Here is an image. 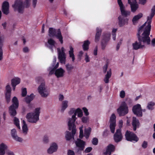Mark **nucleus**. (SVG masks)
Listing matches in <instances>:
<instances>
[{
  "label": "nucleus",
  "mask_w": 155,
  "mask_h": 155,
  "mask_svg": "<svg viewBox=\"0 0 155 155\" xmlns=\"http://www.w3.org/2000/svg\"><path fill=\"white\" fill-rule=\"evenodd\" d=\"M155 15V5H154L151 9V13L150 16L147 17V25L145 28V30L142 33L141 35H140L142 32L143 29V26H140L138 29L137 33V38L142 39L143 42H147L148 44L150 41V38L149 37L150 35L151 29V24L152 19Z\"/></svg>",
  "instance_id": "nucleus-1"
},
{
  "label": "nucleus",
  "mask_w": 155,
  "mask_h": 155,
  "mask_svg": "<svg viewBox=\"0 0 155 155\" xmlns=\"http://www.w3.org/2000/svg\"><path fill=\"white\" fill-rule=\"evenodd\" d=\"M68 114L70 115L74 114L71 118H68V130H72L73 134L74 135L76 133V126L74 124V122L77 119V117H76V110L74 108H71L68 112Z\"/></svg>",
  "instance_id": "nucleus-2"
},
{
  "label": "nucleus",
  "mask_w": 155,
  "mask_h": 155,
  "mask_svg": "<svg viewBox=\"0 0 155 155\" xmlns=\"http://www.w3.org/2000/svg\"><path fill=\"white\" fill-rule=\"evenodd\" d=\"M40 113V108L38 107L35 108L34 112L28 113L26 116L28 121L32 123H36L39 120Z\"/></svg>",
  "instance_id": "nucleus-3"
},
{
  "label": "nucleus",
  "mask_w": 155,
  "mask_h": 155,
  "mask_svg": "<svg viewBox=\"0 0 155 155\" xmlns=\"http://www.w3.org/2000/svg\"><path fill=\"white\" fill-rule=\"evenodd\" d=\"M57 33L56 30L52 28H50L49 29V36L51 37L56 36L61 44L63 43V37L60 29L57 30Z\"/></svg>",
  "instance_id": "nucleus-4"
},
{
  "label": "nucleus",
  "mask_w": 155,
  "mask_h": 155,
  "mask_svg": "<svg viewBox=\"0 0 155 155\" xmlns=\"http://www.w3.org/2000/svg\"><path fill=\"white\" fill-rule=\"evenodd\" d=\"M38 90L39 93L43 97H46L49 94V91L45 85L44 82H43L41 83L38 87Z\"/></svg>",
  "instance_id": "nucleus-5"
},
{
  "label": "nucleus",
  "mask_w": 155,
  "mask_h": 155,
  "mask_svg": "<svg viewBox=\"0 0 155 155\" xmlns=\"http://www.w3.org/2000/svg\"><path fill=\"white\" fill-rule=\"evenodd\" d=\"M117 111L120 116H124L128 113V107L125 102H123L122 103Z\"/></svg>",
  "instance_id": "nucleus-6"
},
{
  "label": "nucleus",
  "mask_w": 155,
  "mask_h": 155,
  "mask_svg": "<svg viewBox=\"0 0 155 155\" xmlns=\"http://www.w3.org/2000/svg\"><path fill=\"white\" fill-rule=\"evenodd\" d=\"M138 41H136L135 43H133L132 46L133 49L135 50H137L138 49H142L145 48L144 44H146L147 45H150V41L149 42V44L147 42H143L142 39L138 38Z\"/></svg>",
  "instance_id": "nucleus-7"
},
{
  "label": "nucleus",
  "mask_w": 155,
  "mask_h": 155,
  "mask_svg": "<svg viewBox=\"0 0 155 155\" xmlns=\"http://www.w3.org/2000/svg\"><path fill=\"white\" fill-rule=\"evenodd\" d=\"M14 11H17L20 13H23L24 6L23 2L21 0H16L14 4L12 5Z\"/></svg>",
  "instance_id": "nucleus-8"
},
{
  "label": "nucleus",
  "mask_w": 155,
  "mask_h": 155,
  "mask_svg": "<svg viewBox=\"0 0 155 155\" xmlns=\"http://www.w3.org/2000/svg\"><path fill=\"white\" fill-rule=\"evenodd\" d=\"M12 101L13 104L9 108V112L11 115L14 116L16 114L15 109L18 107V103L17 98L15 97L12 99Z\"/></svg>",
  "instance_id": "nucleus-9"
},
{
  "label": "nucleus",
  "mask_w": 155,
  "mask_h": 155,
  "mask_svg": "<svg viewBox=\"0 0 155 155\" xmlns=\"http://www.w3.org/2000/svg\"><path fill=\"white\" fill-rule=\"evenodd\" d=\"M125 137L127 140L131 142H136L139 140L138 138L135 134L128 130L125 133Z\"/></svg>",
  "instance_id": "nucleus-10"
},
{
  "label": "nucleus",
  "mask_w": 155,
  "mask_h": 155,
  "mask_svg": "<svg viewBox=\"0 0 155 155\" xmlns=\"http://www.w3.org/2000/svg\"><path fill=\"white\" fill-rule=\"evenodd\" d=\"M111 34L110 33L105 32L103 34V41L101 43V48L104 50L107 45V43L108 42L110 38Z\"/></svg>",
  "instance_id": "nucleus-11"
},
{
  "label": "nucleus",
  "mask_w": 155,
  "mask_h": 155,
  "mask_svg": "<svg viewBox=\"0 0 155 155\" xmlns=\"http://www.w3.org/2000/svg\"><path fill=\"white\" fill-rule=\"evenodd\" d=\"M132 111L134 114L138 117H141L142 116L141 107L140 105L139 104H137L133 107Z\"/></svg>",
  "instance_id": "nucleus-12"
},
{
  "label": "nucleus",
  "mask_w": 155,
  "mask_h": 155,
  "mask_svg": "<svg viewBox=\"0 0 155 155\" xmlns=\"http://www.w3.org/2000/svg\"><path fill=\"white\" fill-rule=\"evenodd\" d=\"M116 117L114 114H112L110 119V127L111 132L114 133V132L115 127L116 126Z\"/></svg>",
  "instance_id": "nucleus-13"
},
{
  "label": "nucleus",
  "mask_w": 155,
  "mask_h": 155,
  "mask_svg": "<svg viewBox=\"0 0 155 155\" xmlns=\"http://www.w3.org/2000/svg\"><path fill=\"white\" fill-rule=\"evenodd\" d=\"M123 138V136L121 133L120 129L117 130L114 136V140L117 143L120 141Z\"/></svg>",
  "instance_id": "nucleus-14"
},
{
  "label": "nucleus",
  "mask_w": 155,
  "mask_h": 155,
  "mask_svg": "<svg viewBox=\"0 0 155 155\" xmlns=\"http://www.w3.org/2000/svg\"><path fill=\"white\" fill-rule=\"evenodd\" d=\"M58 146L56 143H52L50 147L47 150V152L49 154H51L57 151Z\"/></svg>",
  "instance_id": "nucleus-15"
},
{
  "label": "nucleus",
  "mask_w": 155,
  "mask_h": 155,
  "mask_svg": "<svg viewBox=\"0 0 155 155\" xmlns=\"http://www.w3.org/2000/svg\"><path fill=\"white\" fill-rule=\"evenodd\" d=\"M118 25L120 27L123 26L126 23L127 24L128 19L125 18L122 16L120 15L118 17Z\"/></svg>",
  "instance_id": "nucleus-16"
},
{
  "label": "nucleus",
  "mask_w": 155,
  "mask_h": 155,
  "mask_svg": "<svg viewBox=\"0 0 155 155\" xmlns=\"http://www.w3.org/2000/svg\"><path fill=\"white\" fill-rule=\"evenodd\" d=\"M11 135L13 138L16 141L19 142H21L22 141V139L17 136V131L15 129H13L11 130Z\"/></svg>",
  "instance_id": "nucleus-17"
},
{
  "label": "nucleus",
  "mask_w": 155,
  "mask_h": 155,
  "mask_svg": "<svg viewBox=\"0 0 155 155\" xmlns=\"http://www.w3.org/2000/svg\"><path fill=\"white\" fill-rule=\"evenodd\" d=\"M77 146L79 148L78 151L82 150L84 148L85 142L81 140L78 139L75 142Z\"/></svg>",
  "instance_id": "nucleus-18"
},
{
  "label": "nucleus",
  "mask_w": 155,
  "mask_h": 155,
  "mask_svg": "<svg viewBox=\"0 0 155 155\" xmlns=\"http://www.w3.org/2000/svg\"><path fill=\"white\" fill-rule=\"evenodd\" d=\"M64 50V48L63 47L61 48V50L59 48H57L58 53V58H66Z\"/></svg>",
  "instance_id": "nucleus-19"
},
{
  "label": "nucleus",
  "mask_w": 155,
  "mask_h": 155,
  "mask_svg": "<svg viewBox=\"0 0 155 155\" xmlns=\"http://www.w3.org/2000/svg\"><path fill=\"white\" fill-rule=\"evenodd\" d=\"M111 70L110 68L108 70L104 79V81L105 83H108L109 82V79L111 77Z\"/></svg>",
  "instance_id": "nucleus-20"
},
{
  "label": "nucleus",
  "mask_w": 155,
  "mask_h": 155,
  "mask_svg": "<svg viewBox=\"0 0 155 155\" xmlns=\"http://www.w3.org/2000/svg\"><path fill=\"white\" fill-rule=\"evenodd\" d=\"M132 125L134 127L133 129L134 131H135L137 128L139 127L140 123L139 120L135 117H133V120L132 122Z\"/></svg>",
  "instance_id": "nucleus-21"
},
{
  "label": "nucleus",
  "mask_w": 155,
  "mask_h": 155,
  "mask_svg": "<svg viewBox=\"0 0 155 155\" xmlns=\"http://www.w3.org/2000/svg\"><path fill=\"white\" fill-rule=\"evenodd\" d=\"M143 16V14L141 13H140L137 15L134 16L132 19V22L134 25H135L138 22L139 19Z\"/></svg>",
  "instance_id": "nucleus-22"
},
{
  "label": "nucleus",
  "mask_w": 155,
  "mask_h": 155,
  "mask_svg": "<svg viewBox=\"0 0 155 155\" xmlns=\"http://www.w3.org/2000/svg\"><path fill=\"white\" fill-rule=\"evenodd\" d=\"M121 14L124 17H127L129 16L131 13L129 11L125 10V7L124 6L123 7L120 8Z\"/></svg>",
  "instance_id": "nucleus-23"
},
{
  "label": "nucleus",
  "mask_w": 155,
  "mask_h": 155,
  "mask_svg": "<svg viewBox=\"0 0 155 155\" xmlns=\"http://www.w3.org/2000/svg\"><path fill=\"white\" fill-rule=\"evenodd\" d=\"M64 72V70L61 68H60L55 71L54 74L57 78H59L63 76Z\"/></svg>",
  "instance_id": "nucleus-24"
},
{
  "label": "nucleus",
  "mask_w": 155,
  "mask_h": 155,
  "mask_svg": "<svg viewBox=\"0 0 155 155\" xmlns=\"http://www.w3.org/2000/svg\"><path fill=\"white\" fill-rule=\"evenodd\" d=\"M114 149L115 147L114 145L111 144H109L107 146L106 151L104 153V154L110 155L111 152L114 151Z\"/></svg>",
  "instance_id": "nucleus-25"
},
{
  "label": "nucleus",
  "mask_w": 155,
  "mask_h": 155,
  "mask_svg": "<svg viewBox=\"0 0 155 155\" xmlns=\"http://www.w3.org/2000/svg\"><path fill=\"white\" fill-rule=\"evenodd\" d=\"M8 148V146L5 143H2L0 145V155H4L5 153V150Z\"/></svg>",
  "instance_id": "nucleus-26"
},
{
  "label": "nucleus",
  "mask_w": 155,
  "mask_h": 155,
  "mask_svg": "<svg viewBox=\"0 0 155 155\" xmlns=\"http://www.w3.org/2000/svg\"><path fill=\"white\" fill-rule=\"evenodd\" d=\"M23 125L22 126V132L23 134L25 135H26L28 131V129L27 124L25 121L23 120H22Z\"/></svg>",
  "instance_id": "nucleus-27"
},
{
  "label": "nucleus",
  "mask_w": 155,
  "mask_h": 155,
  "mask_svg": "<svg viewBox=\"0 0 155 155\" xmlns=\"http://www.w3.org/2000/svg\"><path fill=\"white\" fill-rule=\"evenodd\" d=\"M101 32L102 30L101 28H96V33L95 37V42H97L99 40Z\"/></svg>",
  "instance_id": "nucleus-28"
},
{
  "label": "nucleus",
  "mask_w": 155,
  "mask_h": 155,
  "mask_svg": "<svg viewBox=\"0 0 155 155\" xmlns=\"http://www.w3.org/2000/svg\"><path fill=\"white\" fill-rule=\"evenodd\" d=\"M90 44V41L88 40L85 41L82 45V48L84 51H87L89 48V45Z\"/></svg>",
  "instance_id": "nucleus-29"
},
{
  "label": "nucleus",
  "mask_w": 155,
  "mask_h": 155,
  "mask_svg": "<svg viewBox=\"0 0 155 155\" xmlns=\"http://www.w3.org/2000/svg\"><path fill=\"white\" fill-rule=\"evenodd\" d=\"M72 131V130H71ZM66 135L65 136V137L67 140H70L72 138L73 139H74V135L75 134V133L74 134H73L72 132V135L71 133V132L67 131L66 133Z\"/></svg>",
  "instance_id": "nucleus-30"
},
{
  "label": "nucleus",
  "mask_w": 155,
  "mask_h": 155,
  "mask_svg": "<svg viewBox=\"0 0 155 155\" xmlns=\"http://www.w3.org/2000/svg\"><path fill=\"white\" fill-rule=\"evenodd\" d=\"M139 7L138 5L136 2L133 3V4L131 5L130 8L131 11L133 12H135Z\"/></svg>",
  "instance_id": "nucleus-31"
},
{
  "label": "nucleus",
  "mask_w": 155,
  "mask_h": 155,
  "mask_svg": "<svg viewBox=\"0 0 155 155\" xmlns=\"http://www.w3.org/2000/svg\"><path fill=\"white\" fill-rule=\"evenodd\" d=\"M20 80L19 78H15L12 80L11 84L13 87H15L20 83Z\"/></svg>",
  "instance_id": "nucleus-32"
},
{
  "label": "nucleus",
  "mask_w": 155,
  "mask_h": 155,
  "mask_svg": "<svg viewBox=\"0 0 155 155\" xmlns=\"http://www.w3.org/2000/svg\"><path fill=\"white\" fill-rule=\"evenodd\" d=\"M68 101H63L62 103L61 108V111L63 112L65 109L68 107Z\"/></svg>",
  "instance_id": "nucleus-33"
},
{
  "label": "nucleus",
  "mask_w": 155,
  "mask_h": 155,
  "mask_svg": "<svg viewBox=\"0 0 155 155\" xmlns=\"http://www.w3.org/2000/svg\"><path fill=\"white\" fill-rule=\"evenodd\" d=\"M91 131V129L90 127L85 128L84 130V136L87 139L88 138L90 134Z\"/></svg>",
  "instance_id": "nucleus-34"
},
{
  "label": "nucleus",
  "mask_w": 155,
  "mask_h": 155,
  "mask_svg": "<svg viewBox=\"0 0 155 155\" xmlns=\"http://www.w3.org/2000/svg\"><path fill=\"white\" fill-rule=\"evenodd\" d=\"M70 50L68 51L69 57L71 58H75L74 48L71 46H69Z\"/></svg>",
  "instance_id": "nucleus-35"
},
{
  "label": "nucleus",
  "mask_w": 155,
  "mask_h": 155,
  "mask_svg": "<svg viewBox=\"0 0 155 155\" xmlns=\"http://www.w3.org/2000/svg\"><path fill=\"white\" fill-rule=\"evenodd\" d=\"M34 98V95L33 94H31L29 96H27L25 98V101L27 103H29Z\"/></svg>",
  "instance_id": "nucleus-36"
},
{
  "label": "nucleus",
  "mask_w": 155,
  "mask_h": 155,
  "mask_svg": "<svg viewBox=\"0 0 155 155\" xmlns=\"http://www.w3.org/2000/svg\"><path fill=\"white\" fill-rule=\"evenodd\" d=\"M66 70L68 73H70L74 69V66L71 64H68L66 65Z\"/></svg>",
  "instance_id": "nucleus-37"
},
{
  "label": "nucleus",
  "mask_w": 155,
  "mask_h": 155,
  "mask_svg": "<svg viewBox=\"0 0 155 155\" xmlns=\"http://www.w3.org/2000/svg\"><path fill=\"white\" fill-rule=\"evenodd\" d=\"M155 104L154 102H150L148 103L147 107L150 110H152L153 109V107L154 106Z\"/></svg>",
  "instance_id": "nucleus-38"
},
{
  "label": "nucleus",
  "mask_w": 155,
  "mask_h": 155,
  "mask_svg": "<svg viewBox=\"0 0 155 155\" xmlns=\"http://www.w3.org/2000/svg\"><path fill=\"white\" fill-rule=\"evenodd\" d=\"M14 123L16 125V126L18 127L19 129H20V127L19 126V121L18 118L16 117H14Z\"/></svg>",
  "instance_id": "nucleus-39"
},
{
  "label": "nucleus",
  "mask_w": 155,
  "mask_h": 155,
  "mask_svg": "<svg viewBox=\"0 0 155 155\" xmlns=\"http://www.w3.org/2000/svg\"><path fill=\"white\" fill-rule=\"evenodd\" d=\"M77 114L78 117H82L83 115V112L80 108H78L76 109V114Z\"/></svg>",
  "instance_id": "nucleus-40"
},
{
  "label": "nucleus",
  "mask_w": 155,
  "mask_h": 155,
  "mask_svg": "<svg viewBox=\"0 0 155 155\" xmlns=\"http://www.w3.org/2000/svg\"><path fill=\"white\" fill-rule=\"evenodd\" d=\"M48 43L50 45L52 46H54L55 44V41L52 38L48 39Z\"/></svg>",
  "instance_id": "nucleus-41"
},
{
  "label": "nucleus",
  "mask_w": 155,
  "mask_h": 155,
  "mask_svg": "<svg viewBox=\"0 0 155 155\" xmlns=\"http://www.w3.org/2000/svg\"><path fill=\"white\" fill-rule=\"evenodd\" d=\"M11 92H6L5 97L7 102L8 103L10 101V96Z\"/></svg>",
  "instance_id": "nucleus-42"
},
{
  "label": "nucleus",
  "mask_w": 155,
  "mask_h": 155,
  "mask_svg": "<svg viewBox=\"0 0 155 155\" xmlns=\"http://www.w3.org/2000/svg\"><path fill=\"white\" fill-rule=\"evenodd\" d=\"M9 8V4L7 1L4 2L2 5V8Z\"/></svg>",
  "instance_id": "nucleus-43"
},
{
  "label": "nucleus",
  "mask_w": 155,
  "mask_h": 155,
  "mask_svg": "<svg viewBox=\"0 0 155 155\" xmlns=\"http://www.w3.org/2000/svg\"><path fill=\"white\" fill-rule=\"evenodd\" d=\"M9 8H2V11L3 13L6 15H7L9 13Z\"/></svg>",
  "instance_id": "nucleus-44"
},
{
  "label": "nucleus",
  "mask_w": 155,
  "mask_h": 155,
  "mask_svg": "<svg viewBox=\"0 0 155 155\" xmlns=\"http://www.w3.org/2000/svg\"><path fill=\"white\" fill-rule=\"evenodd\" d=\"M83 126H82L81 127L79 128L80 130V135L79 137L82 138L83 137Z\"/></svg>",
  "instance_id": "nucleus-45"
},
{
  "label": "nucleus",
  "mask_w": 155,
  "mask_h": 155,
  "mask_svg": "<svg viewBox=\"0 0 155 155\" xmlns=\"http://www.w3.org/2000/svg\"><path fill=\"white\" fill-rule=\"evenodd\" d=\"M108 63L104 65L103 67V71L104 73H105L106 72L107 68L108 67Z\"/></svg>",
  "instance_id": "nucleus-46"
},
{
  "label": "nucleus",
  "mask_w": 155,
  "mask_h": 155,
  "mask_svg": "<svg viewBox=\"0 0 155 155\" xmlns=\"http://www.w3.org/2000/svg\"><path fill=\"white\" fill-rule=\"evenodd\" d=\"M6 92H11V88L10 85L8 84H7L5 87Z\"/></svg>",
  "instance_id": "nucleus-47"
},
{
  "label": "nucleus",
  "mask_w": 155,
  "mask_h": 155,
  "mask_svg": "<svg viewBox=\"0 0 155 155\" xmlns=\"http://www.w3.org/2000/svg\"><path fill=\"white\" fill-rule=\"evenodd\" d=\"M55 69H54V68H51L50 67L48 69V70L49 71V74L51 75L53 74L54 72V71Z\"/></svg>",
  "instance_id": "nucleus-48"
},
{
  "label": "nucleus",
  "mask_w": 155,
  "mask_h": 155,
  "mask_svg": "<svg viewBox=\"0 0 155 155\" xmlns=\"http://www.w3.org/2000/svg\"><path fill=\"white\" fill-rule=\"evenodd\" d=\"M27 92L26 88H24L22 89V95L23 97L25 96L27 94Z\"/></svg>",
  "instance_id": "nucleus-49"
},
{
  "label": "nucleus",
  "mask_w": 155,
  "mask_h": 155,
  "mask_svg": "<svg viewBox=\"0 0 155 155\" xmlns=\"http://www.w3.org/2000/svg\"><path fill=\"white\" fill-rule=\"evenodd\" d=\"M98 140L97 138H93L92 141V143L94 145H97L98 143Z\"/></svg>",
  "instance_id": "nucleus-50"
},
{
  "label": "nucleus",
  "mask_w": 155,
  "mask_h": 155,
  "mask_svg": "<svg viewBox=\"0 0 155 155\" xmlns=\"http://www.w3.org/2000/svg\"><path fill=\"white\" fill-rule=\"evenodd\" d=\"M125 95V92L124 91H120V96L121 98H124Z\"/></svg>",
  "instance_id": "nucleus-51"
},
{
  "label": "nucleus",
  "mask_w": 155,
  "mask_h": 155,
  "mask_svg": "<svg viewBox=\"0 0 155 155\" xmlns=\"http://www.w3.org/2000/svg\"><path fill=\"white\" fill-rule=\"evenodd\" d=\"M147 146V142L146 141H144L142 144V147L143 148H146Z\"/></svg>",
  "instance_id": "nucleus-52"
},
{
  "label": "nucleus",
  "mask_w": 155,
  "mask_h": 155,
  "mask_svg": "<svg viewBox=\"0 0 155 155\" xmlns=\"http://www.w3.org/2000/svg\"><path fill=\"white\" fill-rule=\"evenodd\" d=\"M43 141L45 143L48 142L49 141L48 137L47 136H45L43 138Z\"/></svg>",
  "instance_id": "nucleus-53"
},
{
  "label": "nucleus",
  "mask_w": 155,
  "mask_h": 155,
  "mask_svg": "<svg viewBox=\"0 0 155 155\" xmlns=\"http://www.w3.org/2000/svg\"><path fill=\"white\" fill-rule=\"evenodd\" d=\"M88 118L87 117H83L81 118L82 121L84 123H86L88 120Z\"/></svg>",
  "instance_id": "nucleus-54"
},
{
  "label": "nucleus",
  "mask_w": 155,
  "mask_h": 155,
  "mask_svg": "<svg viewBox=\"0 0 155 155\" xmlns=\"http://www.w3.org/2000/svg\"><path fill=\"white\" fill-rule=\"evenodd\" d=\"M117 2L120 8L124 6L121 0H117Z\"/></svg>",
  "instance_id": "nucleus-55"
},
{
  "label": "nucleus",
  "mask_w": 155,
  "mask_h": 155,
  "mask_svg": "<svg viewBox=\"0 0 155 155\" xmlns=\"http://www.w3.org/2000/svg\"><path fill=\"white\" fill-rule=\"evenodd\" d=\"M83 109L84 110V113L85 114L86 116H87L89 115V113L88 111V110L85 107L83 108Z\"/></svg>",
  "instance_id": "nucleus-56"
},
{
  "label": "nucleus",
  "mask_w": 155,
  "mask_h": 155,
  "mask_svg": "<svg viewBox=\"0 0 155 155\" xmlns=\"http://www.w3.org/2000/svg\"><path fill=\"white\" fill-rule=\"evenodd\" d=\"M125 103L127 104H127H131L132 103V100L130 98H127V99Z\"/></svg>",
  "instance_id": "nucleus-57"
},
{
  "label": "nucleus",
  "mask_w": 155,
  "mask_h": 155,
  "mask_svg": "<svg viewBox=\"0 0 155 155\" xmlns=\"http://www.w3.org/2000/svg\"><path fill=\"white\" fill-rule=\"evenodd\" d=\"M92 150V148L91 147H88L86 148L84 150L85 153L90 152Z\"/></svg>",
  "instance_id": "nucleus-58"
},
{
  "label": "nucleus",
  "mask_w": 155,
  "mask_h": 155,
  "mask_svg": "<svg viewBox=\"0 0 155 155\" xmlns=\"http://www.w3.org/2000/svg\"><path fill=\"white\" fill-rule=\"evenodd\" d=\"M6 154L7 155H14L13 152L9 150H8L6 152Z\"/></svg>",
  "instance_id": "nucleus-59"
},
{
  "label": "nucleus",
  "mask_w": 155,
  "mask_h": 155,
  "mask_svg": "<svg viewBox=\"0 0 155 155\" xmlns=\"http://www.w3.org/2000/svg\"><path fill=\"white\" fill-rule=\"evenodd\" d=\"M147 2V0H139V3L142 5H144Z\"/></svg>",
  "instance_id": "nucleus-60"
},
{
  "label": "nucleus",
  "mask_w": 155,
  "mask_h": 155,
  "mask_svg": "<svg viewBox=\"0 0 155 155\" xmlns=\"http://www.w3.org/2000/svg\"><path fill=\"white\" fill-rule=\"evenodd\" d=\"M68 155H74V152L71 150H69L68 152Z\"/></svg>",
  "instance_id": "nucleus-61"
},
{
  "label": "nucleus",
  "mask_w": 155,
  "mask_h": 155,
  "mask_svg": "<svg viewBox=\"0 0 155 155\" xmlns=\"http://www.w3.org/2000/svg\"><path fill=\"white\" fill-rule=\"evenodd\" d=\"M123 124V121L122 120H120L119 121V126L120 128H121L122 127Z\"/></svg>",
  "instance_id": "nucleus-62"
},
{
  "label": "nucleus",
  "mask_w": 155,
  "mask_h": 155,
  "mask_svg": "<svg viewBox=\"0 0 155 155\" xmlns=\"http://www.w3.org/2000/svg\"><path fill=\"white\" fill-rule=\"evenodd\" d=\"M97 53V46L95 48L94 51V54L96 55Z\"/></svg>",
  "instance_id": "nucleus-63"
},
{
  "label": "nucleus",
  "mask_w": 155,
  "mask_h": 155,
  "mask_svg": "<svg viewBox=\"0 0 155 155\" xmlns=\"http://www.w3.org/2000/svg\"><path fill=\"white\" fill-rule=\"evenodd\" d=\"M83 51H80L78 54V56L80 58H81L82 56V55H83Z\"/></svg>",
  "instance_id": "nucleus-64"
}]
</instances>
